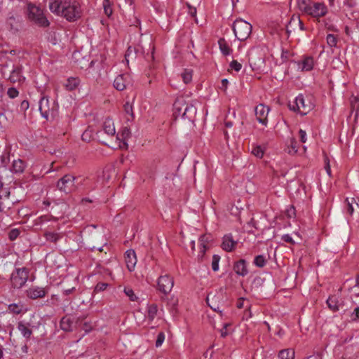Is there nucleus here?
Masks as SVG:
<instances>
[{"label":"nucleus","mask_w":359,"mask_h":359,"mask_svg":"<svg viewBox=\"0 0 359 359\" xmlns=\"http://www.w3.org/2000/svg\"><path fill=\"white\" fill-rule=\"evenodd\" d=\"M92 135H93L92 130L87 129L83 133V134L81 135V138L85 142H90L92 139Z\"/></svg>","instance_id":"41"},{"label":"nucleus","mask_w":359,"mask_h":359,"mask_svg":"<svg viewBox=\"0 0 359 359\" xmlns=\"http://www.w3.org/2000/svg\"><path fill=\"white\" fill-rule=\"evenodd\" d=\"M103 130L108 135H114L116 133L114 122L110 118H107L103 123Z\"/></svg>","instance_id":"21"},{"label":"nucleus","mask_w":359,"mask_h":359,"mask_svg":"<svg viewBox=\"0 0 359 359\" xmlns=\"http://www.w3.org/2000/svg\"><path fill=\"white\" fill-rule=\"evenodd\" d=\"M20 235V231L18 229H13L9 231L8 237L11 241L15 240Z\"/></svg>","instance_id":"44"},{"label":"nucleus","mask_w":359,"mask_h":359,"mask_svg":"<svg viewBox=\"0 0 359 359\" xmlns=\"http://www.w3.org/2000/svg\"><path fill=\"white\" fill-rule=\"evenodd\" d=\"M249 60L253 70L259 71L264 67V60L262 57L256 58L255 56L252 55Z\"/></svg>","instance_id":"19"},{"label":"nucleus","mask_w":359,"mask_h":359,"mask_svg":"<svg viewBox=\"0 0 359 359\" xmlns=\"http://www.w3.org/2000/svg\"><path fill=\"white\" fill-rule=\"evenodd\" d=\"M313 67V59L311 57H306L302 62V69L309 71Z\"/></svg>","instance_id":"32"},{"label":"nucleus","mask_w":359,"mask_h":359,"mask_svg":"<svg viewBox=\"0 0 359 359\" xmlns=\"http://www.w3.org/2000/svg\"><path fill=\"white\" fill-rule=\"evenodd\" d=\"M237 242L233 239V237L231 234L225 235L223 237L222 248L226 252H231L233 250Z\"/></svg>","instance_id":"15"},{"label":"nucleus","mask_w":359,"mask_h":359,"mask_svg":"<svg viewBox=\"0 0 359 359\" xmlns=\"http://www.w3.org/2000/svg\"><path fill=\"white\" fill-rule=\"evenodd\" d=\"M299 23V17L293 15L286 28L287 33L290 34L292 32H295Z\"/></svg>","instance_id":"22"},{"label":"nucleus","mask_w":359,"mask_h":359,"mask_svg":"<svg viewBox=\"0 0 359 359\" xmlns=\"http://www.w3.org/2000/svg\"><path fill=\"white\" fill-rule=\"evenodd\" d=\"M327 304L332 311H337L339 309V304L338 298L335 296L330 297L327 300Z\"/></svg>","instance_id":"24"},{"label":"nucleus","mask_w":359,"mask_h":359,"mask_svg":"<svg viewBox=\"0 0 359 359\" xmlns=\"http://www.w3.org/2000/svg\"><path fill=\"white\" fill-rule=\"evenodd\" d=\"M19 93L15 88H10L7 91V95L10 98H15L18 95Z\"/></svg>","instance_id":"50"},{"label":"nucleus","mask_w":359,"mask_h":359,"mask_svg":"<svg viewBox=\"0 0 359 359\" xmlns=\"http://www.w3.org/2000/svg\"><path fill=\"white\" fill-rule=\"evenodd\" d=\"M279 359H294V351L292 349H283L278 353Z\"/></svg>","instance_id":"28"},{"label":"nucleus","mask_w":359,"mask_h":359,"mask_svg":"<svg viewBox=\"0 0 359 359\" xmlns=\"http://www.w3.org/2000/svg\"><path fill=\"white\" fill-rule=\"evenodd\" d=\"M135 48H133L131 46L128 47L126 54H125V59L128 62V58L131 57L132 55L135 54Z\"/></svg>","instance_id":"51"},{"label":"nucleus","mask_w":359,"mask_h":359,"mask_svg":"<svg viewBox=\"0 0 359 359\" xmlns=\"http://www.w3.org/2000/svg\"><path fill=\"white\" fill-rule=\"evenodd\" d=\"M269 110V107L263 104H259L255 109L257 120L264 126L268 123L267 117Z\"/></svg>","instance_id":"9"},{"label":"nucleus","mask_w":359,"mask_h":359,"mask_svg":"<svg viewBox=\"0 0 359 359\" xmlns=\"http://www.w3.org/2000/svg\"><path fill=\"white\" fill-rule=\"evenodd\" d=\"M189 7V13L191 16L195 17L196 15V8L195 7L191 6L189 4H188Z\"/></svg>","instance_id":"59"},{"label":"nucleus","mask_w":359,"mask_h":359,"mask_svg":"<svg viewBox=\"0 0 359 359\" xmlns=\"http://www.w3.org/2000/svg\"><path fill=\"white\" fill-rule=\"evenodd\" d=\"M351 320L355 321L359 319V306L354 309L353 311L351 314Z\"/></svg>","instance_id":"52"},{"label":"nucleus","mask_w":359,"mask_h":359,"mask_svg":"<svg viewBox=\"0 0 359 359\" xmlns=\"http://www.w3.org/2000/svg\"><path fill=\"white\" fill-rule=\"evenodd\" d=\"M76 177L71 175H65L57 182V187L60 191L66 194L71 193L75 189L74 181Z\"/></svg>","instance_id":"7"},{"label":"nucleus","mask_w":359,"mask_h":359,"mask_svg":"<svg viewBox=\"0 0 359 359\" xmlns=\"http://www.w3.org/2000/svg\"><path fill=\"white\" fill-rule=\"evenodd\" d=\"M299 136H300V140L303 143H305L306 141V133L304 130H303L302 129H300L299 131Z\"/></svg>","instance_id":"56"},{"label":"nucleus","mask_w":359,"mask_h":359,"mask_svg":"<svg viewBox=\"0 0 359 359\" xmlns=\"http://www.w3.org/2000/svg\"><path fill=\"white\" fill-rule=\"evenodd\" d=\"M123 291H124V293L129 297L130 301L134 302L137 299V297L135 294L133 289H131L130 287H125Z\"/></svg>","instance_id":"37"},{"label":"nucleus","mask_w":359,"mask_h":359,"mask_svg":"<svg viewBox=\"0 0 359 359\" xmlns=\"http://www.w3.org/2000/svg\"><path fill=\"white\" fill-rule=\"evenodd\" d=\"M103 6L105 14L108 16L111 15L112 14V9L109 0H104Z\"/></svg>","instance_id":"40"},{"label":"nucleus","mask_w":359,"mask_h":359,"mask_svg":"<svg viewBox=\"0 0 359 359\" xmlns=\"http://www.w3.org/2000/svg\"><path fill=\"white\" fill-rule=\"evenodd\" d=\"M29 271L27 268L22 267L16 269L11 274V283L13 287L21 288L28 280Z\"/></svg>","instance_id":"5"},{"label":"nucleus","mask_w":359,"mask_h":359,"mask_svg":"<svg viewBox=\"0 0 359 359\" xmlns=\"http://www.w3.org/2000/svg\"><path fill=\"white\" fill-rule=\"evenodd\" d=\"M233 270L238 276H245L248 273L245 260L240 259L236 262L233 266Z\"/></svg>","instance_id":"16"},{"label":"nucleus","mask_w":359,"mask_h":359,"mask_svg":"<svg viewBox=\"0 0 359 359\" xmlns=\"http://www.w3.org/2000/svg\"><path fill=\"white\" fill-rule=\"evenodd\" d=\"M230 67L231 69H234L236 72H239L242 68V65L236 60H233L230 63Z\"/></svg>","instance_id":"49"},{"label":"nucleus","mask_w":359,"mask_h":359,"mask_svg":"<svg viewBox=\"0 0 359 359\" xmlns=\"http://www.w3.org/2000/svg\"><path fill=\"white\" fill-rule=\"evenodd\" d=\"M346 201L347 202V212L351 215L354 210V205L359 208V200L356 201L354 198H351V199L346 198Z\"/></svg>","instance_id":"31"},{"label":"nucleus","mask_w":359,"mask_h":359,"mask_svg":"<svg viewBox=\"0 0 359 359\" xmlns=\"http://www.w3.org/2000/svg\"><path fill=\"white\" fill-rule=\"evenodd\" d=\"M173 285V278L168 274L162 275L158 278L157 289L165 295L171 292Z\"/></svg>","instance_id":"8"},{"label":"nucleus","mask_w":359,"mask_h":359,"mask_svg":"<svg viewBox=\"0 0 359 359\" xmlns=\"http://www.w3.org/2000/svg\"><path fill=\"white\" fill-rule=\"evenodd\" d=\"M158 313V306L156 304H151L147 307V318L149 321H153L156 317Z\"/></svg>","instance_id":"27"},{"label":"nucleus","mask_w":359,"mask_h":359,"mask_svg":"<svg viewBox=\"0 0 359 359\" xmlns=\"http://www.w3.org/2000/svg\"><path fill=\"white\" fill-rule=\"evenodd\" d=\"M282 240L286 243L294 244V241L289 234H285L282 236Z\"/></svg>","instance_id":"54"},{"label":"nucleus","mask_w":359,"mask_h":359,"mask_svg":"<svg viewBox=\"0 0 359 359\" xmlns=\"http://www.w3.org/2000/svg\"><path fill=\"white\" fill-rule=\"evenodd\" d=\"M44 237L47 241L52 243H56L60 238V236L58 233L49 231L45 232Z\"/></svg>","instance_id":"33"},{"label":"nucleus","mask_w":359,"mask_h":359,"mask_svg":"<svg viewBox=\"0 0 359 359\" xmlns=\"http://www.w3.org/2000/svg\"><path fill=\"white\" fill-rule=\"evenodd\" d=\"M46 294L45 288L41 287H32L27 290V296L32 299L42 298Z\"/></svg>","instance_id":"11"},{"label":"nucleus","mask_w":359,"mask_h":359,"mask_svg":"<svg viewBox=\"0 0 359 359\" xmlns=\"http://www.w3.org/2000/svg\"><path fill=\"white\" fill-rule=\"evenodd\" d=\"M264 279L262 278L261 277H256L255 278L254 280H253V284L256 285H262V283H264Z\"/></svg>","instance_id":"58"},{"label":"nucleus","mask_w":359,"mask_h":359,"mask_svg":"<svg viewBox=\"0 0 359 359\" xmlns=\"http://www.w3.org/2000/svg\"><path fill=\"white\" fill-rule=\"evenodd\" d=\"M181 76L184 83L187 84L192 80V71L190 69H184Z\"/></svg>","instance_id":"34"},{"label":"nucleus","mask_w":359,"mask_h":359,"mask_svg":"<svg viewBox=\"0 0 359 359\" xmlns=\"http://www.w3.org/2000/svg\"><path fill=\"white\" fill-rule=\"evenodd\" d=\"M297 5L301 11L315 18L323 17L327 13V8L323 3L310 2L308 4L306 0H298Z\"/></svg>","instance_id":"2"},{"label":"nucleus","mask_w":359,"mask_h":359,"mask_svg":"<svg viewBox=\"0 0 359 359\" xmlns=\"http://www.w3.org/2000/svg\"><path fill=\"white\" fill-rule=\"evenodd\" d=\"M266 260L263 255H257L255 257L254 264L259 268H262L265 266Z\"/></svg>","instance_id":"35"},{"label":"nucleus","mask_w":359,"mask_h":359,"mask_svg":"<svg viewBox=\"0 0 359 359\" xmlns=\"http://www.w3.org/2000/svg\"><path fill=\"white\" fill-rule=\"evenodd\" d=\"M325 169L327 175L329 176H330L331 175V168H330V161L327 157L325 158Z\"/></svg>","instance_id":"53"},{"label":"nucleus","mask_w":359,"mask_h":359,"mask_svg":"<svg viewBox=\"0 0 359 359\" xmlns=\"http://www.w3.org/2000/svg\"><path fill=\"white\" fill-rule=\"evenodd\" d=\"M219 49L223 55H229L232 52V50L229 47L228 43L224 39H219L218 41Z\"/></svg>","instance_id":"25"},{"label":"nucleus","mask_w":359,"mask_h":359,"mask_svg":"<svg viewBox=\"0 0 359 359\" xmlns=\"http://www.w3.org/2000/svg\"><path fill=\"white\" fill-rule=\"evenodd\" d=\"M72 320L68 317H63L60 320V327L62 330L68 332L72 330Z\"/></svg>","instance_id":"29"},{"label":"nucleus","mask_w":359,"mask_h":359,"mask_svg":"<svg viewBox=\"0 0 359 359\" xmlns=\"http://www.w3.org/2000/svg\"><path fill=\"white\" fill-rule=\"evenodd\" d=\"M49 8L51 12L60 15L68 21H75L80 18L81 10L76 1L70 3L68 0H49Z\"/></svg>","instance_id":"1"},{"label":"nucleus","mask_w":359,"mask_h":359,"mask_svg":"<svg viewBox=\"0 0 359 359\" xmlns=\"http://www.w3.org/2000/svg\"><path fill=\"white\" fill-rule=\"evenodd\" d=\"M306 359H322L320 354L312 355L306 358Z\"/></svg>","instance_id":"64"},{"label":"nucleus","mask_w":359,"mask_h":359,"mask_svg":"<svg viewBox=\"0 0 359 359\" xmlns=\"http://www.w3.org/2000/svg\"><path fill=\"white\" fill-rule=\"evenodd\" d=\"M39 111L41 115L47 118L49 115V100L47 97H43L41 98L39 104Z\"/></svg>","instance_id":"18"},{"label":"nucleus","mask_w":359,"mask_h":359,"mask_svg":"<svg viewBox=\"0 0 359 359\" xmlns=\"http://www.w3.org/2000/svg\"><path fill=\"white\" fill-rule=\"evenodd\" d=\"M8 79L13 83H20L25 80V77L22 75L21 65H18L13 66V68L11 72Z\"/></svg>","instance_id":"12"},{"label":"nucleus","mask_w":359,"mask_h":359,"mask_svg":"<svg viewBox=\"0 0 359 359\" xmlns=\"http://www.w3.org/2000/svg\"><path fill=\"white\" fill-rule=\"evenodd\" d=\"M358 97H353L351 100V104L353 109H354L355 107L358 108Z\"/></svg>","instance_id":"55"},{"label":"nucleus","mask_w":359,"mask_h":359,"mask_svg":"<svg viewBox=\"0 0 359 359\" xmlns=\"http://www.w3.org/2000/svg\"><path fill=\"white\" fill-rule=\"evenodd\" d=\"M196 111L197 109L193 103L186 102V107L182 112V118L191 120L194 118Z\"/></svg>","instance_id":"17"},{"label":"nucleus","mask_w":359,"mask_h":359,"mask_svg":"<svg viewBox=\"0 0 359 359\" xmlns=\"http://www.w3.org/2000/svg\"><path fill=\"white\" fill-rule=\"evenodd\" d=\"M232 29L238 40L245 41L251 34L252 26L248 22L239 18L234 21Z\"/></svg>","instance_id":"3"},{"label":"nucleus","mask_w":359,"mask_h":359,"mask_svg":"<svg viewBox=\"0 0 359 359\" xmlns=\"http://www.w3.org/2000/svg\"><path fill=\"white\" fill-rule=\"evenodd\" d=\"M50 221H56V219L50 215H42L34 221V226L36 228H41L42 226Z\"/></svg>","instance_id":"20"},{"label":"nucleus","mask_w":359,"mask_h":359,"mask_svg":"<svg viewBox=\"0 0 359 359\" xmlns=\"http://www.w3.org/2000/svg\"><path fill=\"white\" fill-rule=\"evenodd\" d=\"M204 238H205V236L204 235L201 236V238H200L201 241V245L203 246V250L201 251V252H202V255L201 256H203L205 254V250H206V247H205V244L203 243L204 242Z\"/></svg>","instance_id":"61"},{"label":"nucleus","mask_w":359,"mask_h":359,"mask_svg":"<svg viewBox=\"0 0 359 359\" xmlns=\"http://www.w3.org/2000/svg\"><path fill=\"white\" fill-rule=\"evenodd\" d=\"M288 106L290 110L298 111L301 115L307 114L313 108V104L309 101L306 102L302 95H298Z\"/></svg>","instance_id":"6"},{"label":"nucleus","mask_w":359,"mask_h":359,"mask_svg":"<svg viewBox=\"0 0 359 359\" xmlns=\"http://www.w3.org/2000/svg\"><path fill=\"white\" fill-rule=\"evenodd\" d=\"M220 260V257L217 255H214L212 257V269L214 271H217L219 270V262Z\"/></svg>","instance_id":"38"},{"label":"nucleus","mask_w":359,"mask_h":359,"mask_svg":"<svg viewBox=\"0 0 359 359\" xmlns=\"http://www.w3.org/2000/svg\"><path fill=\"white\" fill-rule=\"evenodd\" d=\"M326 40L328 46L331 48L335 47L337 46V39L334 35L331 34H328L327 36Z\"/></svg>","instance_id":"36"},{"label":"nucleus","mask_w":359,"mask_h":359,"mask_svg":"<svg viewBox=\"0 0 359 359\" xmlns=\"http://www.w3.org/2000/svg\"><path fill=\"white\" fill-rule=\"evenodd\" d=\"M228 80L226 79H224L222 80L221 81V86L219 87L220 89L223 90H226V88H227V85H228Z\"/></svg>","instance_id":"57"},{"label":"nucleus","mask_w":359,"mask_h":359,"mask_svg":"<svg viewBox=\"0 0 359 359\" xmlns=\"http://www.w3.org/2000/svg\"><path fill=\"white\" fill-rule=\"evenodd\" d=\"M186 107V100L184 97H178L173 104V114L177 118L180 116L182 117V112Z\"/></svg>","instance_id":"13"},{"label":"nucleus","mask_w":359,"mask_h":359,"mask_svg":"<svg viewBox=\"0 0 359 359\" xmlns=\"http://www.w3.org/2000/svg\"><path fill=\"white\" fill-rule=\"evenodd\" d=\"M297 142L294 140L292 139L290 141V145L288 147V151L287 152L290 154H294L297 152Z\"/></svg>","instance_id":"39"},{"label":"nucleus","mask_w":359,"mask_h":359,"mask_svg":"<svg viewBox=\"0 0 359 359\" xmlns=\"http://www.w3.org/2000/svg\"><path fill=\"white\" fill-rule=\"evenodd\" d=\"M130 134V132L128 128L126 127V128H123V130L121 131V140L123 142H125L128 138H129ZM124 144H126V142H124Z\"/></svg>","instance_id":"46"},{"label":"nucleus","mask_w":359,"mask_h":359,"mask_svg":"<svg viewBox=\"0 0 359 359\" xmlns=\"http://www.w3.org/2000/svg\"><path fill=\"white\" fill-rule=\"evenodd\" d=\"M229 326V324H224V327L221 330V336L222 337H225L228 333L226 331V327Z\"/></svg>","instance_id":"62"},{"label":"nucleus","mask_w":359,"mask_h":359,"mask_svg":"<svg viewBox=\"0 0 359 359\" xmlns=\"http://www.w3.org/2000/svg\"><path fill=\"white\" fill-rule=\"evenodd\" d=\"M25 168V162L21 159L14 160L12 165V172L15 173H22Z\"/></svg>","instance_id":"23"},{"label":"nucleus","mask_w":359,"mask_h":359,"mask_svg":"<svg viewBox=\"0 0 359 359\" xmlns=\"http://www.w3.org/2000/svg\"><path fill=\"white\" fill-rule=\"evenodd\" d=\"M80 81L78 78H69L67 80L65 84V88L67 90L72 91L75 90L79 85Z\"/></svg>","instance_id":"26"},{"label":"nucleus","mask_w":359,"mask_h":359,"mask_svg":"<svg viewBox=\"0 0 359 359\" xmlns=\"http://www.w3.org/2000/svg\"><path fill=\"white\" fill-rule=\"evenodd\" d=\"M108 285H109L105 283H98L95 287L94 292H98L104 291L107 289Z\"/></svg>","instance_id":"43"},{"label":"nucleus","mask_w":359,"mask_h":359,"mask_svg":"<svg viewBox=\"0 0 359 359\" xmlns=\"http://www.w3.org/2000/svg\"><path fill=\"white\" fill-rule=\"evenodd\" d=\"M28 18L36 25L41 27L49 26V21L43 13V11L33 4L28 5Z\"/></svg>","instance_id":"4"},{"label":"nucleus","mask_w":359,"mask_h":359,"mask_svg":"<svg viewBox=\"0 0 359 359\" xmlns=\"http://www.w3.org/2000/svg\"><path fill=\"white\" fill-rule=\"evenodd\" d=\"M20 108L22 110H27L29 108V102L27 100H23L20 104Z\"/></svg>","instance_id":"60"},{"label":"nucleus","mask_w":359,"mask_h":359,"mask_svg":"<svg viewBox=\"0 0 359 359\" xmlns=\"http://www.w3.org/2000/svg\"><path fill=\"white\" fill-rule=\"evenodd\" d=\"M124 110L126 111V114H130L132 118L134 117V114H133V106L130 103H129L128 102H127L125 104H124Z\"/></svg>","instance_id":"48"},{"label":"nucleus","mask_w":359,"mask_h":359,"mask_svg":"<svg viewBox=\"0 0 359 359\" xmlns=\"http://www.w3.org/2000/svg\"><path fill=\"white\" fill-rule=\"evenodd\" d=\"M8 310L11 313L18 314L21 312V307L16 304H11L8 306Z\"/></svg>","instance_id":"42"},{"label":"nucleus","mask_w":359,"mask_h":359,"mask_svg":"<svg viewBox=\"0 0 359 359\" xmlns=\"http://www.w3.org/2000/svg\"><path fill=\"white\" fill-rule=\"evenodd\" d=\"M295 210L293 206H292L289 210H287V215L290 217H292L295 215Z\"/></svg>","instance_id":"63"},{"label":"nucleus","mask_w":359,"mask_h":359,"mask_svg":"<svg viewBox=\"0 0 359 359\" xmlns=\"http://www.w3.org/2000/svg\"><path fill=\"white\" fill-rule=\"evenodd\" d=\"M252 153L258 158H262L263 156L264 152L262 148L259 146L253 148Z\"/></svg>","instance_id":"47"},{"label":"nucleus","mask_w":359,"mask_h":359,"mask_svg":"<svg viewBox=\"0 0 359 359\" xmlns=\"http://www.w3.org/2000/svg\"><path fill=\"white\" fill-rule=\"evenodd\" d=\"M125 261L128 269L130 271H133L137 263L136 255L133 250H128L126 252Z\"/></svg>","instance_id":"10"},{"label":"nucleus","mask_w":359,"mask_h":359,"mask_svg":"<svg viewBox=\"0 0 359 359\" xmlns=\"http://www.w3.org/2000/svg\"><path fill=\"white\" fill-rule=\"evenodd\" d=\"M128 75H118L114 81V87L118 90H123L129 83L128 81Z\"/></svg>","instance_id":"14"},{"label":"nucleus","mask_w":359,"mask_h":359,"mask_svg":"<svg viewBox=\"0 0 359 359\" xmlns=\"http://www.w3.org/2000/svg\"><path fill=\"white\" fill-rule=\"evenodd\" d=\"M18 329L21 332V334L26 338H29L32 332L28 327L27 325L23 323L22 322H20L18 325Z\"/></svg>","instance_id":"30"},{"label":"nucleus","mask_w":359,"mask_h":359,"mask_svg":"<svg viewBox=\"0 0 359 359\" xmlns=\"http://www.w3.org/2000/svg\"><path fill=\"white\" fill-rule=\"evenodd\" d=\"M165 340V334L163 332H159L157 335V339H156V347H159L162 345L163 342Z\"/></svg>","instance_id":"45"}]
</instances>
